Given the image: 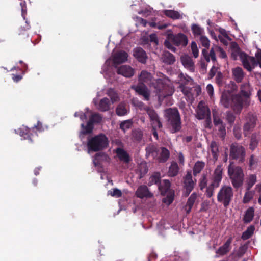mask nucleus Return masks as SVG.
<instances>
[{"mask_svg":"<svg viewBox=\"0 0 261 261\" xmlns=\"http://www.w3.org/2000/svg\"><path fill=\"white\" fill-rule=\"evenodd\" d=\"M220 103L225 108L231 107L236 114L241 113L244 106H248L250 101L247 98L243 99L239 94H231L229 92L222 93Z\"/></svg>","mask_w":261,"mask_h":261,"instance_id":"nucleus-1","label":"nucleus"},{"mask_svg":"<svg viewBox=\"0 0 261 261\" xmlns=\"http://www.w3.org/2000/svg\"><path fill=\"white\" fill-rule=\"evenodd\" d=\"M167 125L171 133H176L181 129V120L177 108H168L165 110Z\"/></svg>","mask_w":261,"mask_h":261,"instance_id":"nucleus-2","label":"nucleus"},{"mask_svg":"<svg viewBox=\"0 0 261 261\" xmlns=\"http://www.w3.org/2000/svg\"><path fill=\"white\" fill-rule=\"evenodd\" d=\"M228 174L234 188L238 189L243 185L244 178L243 171L240 167L234 165L233 161H230L228 166Z\"/></svg>","mask_w":261,"mask_h":261,"instance_id":"nucleus-3","label":"nucleus"},{"mask_svg":"<svg viewBox=\"0 0 261 261\" xmlns=\"http://www.w3.org/2000/svg\"><path fill=\"white\" fill-rule=\"evenodd\" d=\"M109 144L108 138L105 135L100 134L98 135L88 138L87 148L88 152H96L105 149Z\"/></svg>","mask_w":261,"mask_h":261,"instance_id":"nucleus-4","label":"nucleus"},{"mask_svg":"<svg viewBox=\"0 0 261 261\" xmlns=\"http://www.w3.org/2000/svg\"><path fill=\"white\" fill-rule=\"evenodd\" d=\"M223 171L222 165L217 166L212 177V182L207 188L205 194L207 197H212L214 194L215 189L219 187L222 179Z\"/></svg>","mask_w":261,"mask_h":261,"instance_id":"nucleus-5","label":"nucleus"},{"mask_svg":"<svg viewBox=\"0 0 261 261\" xmlns=\"http://www.w3.org/2000/svg\"><path fill=\"white\" fill-rule=\"evenodd\" d=\"M171 182L168 179H164L158 185V189L163 196L166 195V197L163 198V202L167 205L172 203L174 198V191L171 189Z\"/></svg>","mask_w":261,"mask_h":261,"instance_id":"nucleus-6","label":"nucleus"},{"mask_svg":"<svg viewBox=\"0 0 261 261\" xmlns=\"http://www.w3.org/2000/svg\"><path fill=\"white\" fill-rule=\"evenodd\" d=\"M233 197L232 188L229 186H223L220 189L217 194V200L227 208L230 204Z\"/></svg>","mask_w":261,"mask_h":261,"instance_id":"nucleus-7","label":"nucleus"},{"mask_svg":"<svg viewBox=\"0 0 261 261\" xmlns=\"http://www.w3.org/2000/svg\"><path fill=\"white\" fill-rule=\"evenodd\" d=\"M246 150L245 148L238 143H233L230 147L229 158L231 160H236L239 163L245 161Z\"/></svg>","mask_w":261,"mask_h":261,"instance_id":"nucleus-8","label":"nucleus"},{"mask_svg":"<svg viewBox=\"0 0 261 261\" xmlns=\"http://www.w3.org/2000/svg\"><path fill=\"white\" fill-rule=\"evenodd\" d=\"M245 122L243 125V134L247 137L251 131L255 127L257 117L251 112L248 113L245 117Z\"/></svg>","mask_w":261,"mask_h":261,"instance_id":"nucleus-9","label":"nucleus"},{"mask_svg":"<svg viewBox=\"0 0 261 261\" xmlns=\"http://www.w3.org/2000/svg\"><path fill=\"white\" fill-rule=\"evenodd\" d=\"M153 86L155 89V92L160 98H165L172 94L173 92L172 90L169 93L167 92L169 87L165 84L161 79L156 80L155 83H153Z\"/></svg>","mask_w":261,"mask_h":261,"instance_id":"nucleus-10","label":"nucleus"},{"mask_svg":"<svg viewBox=\"0 0 261 261\" xmlns=\"http://www.w3.org/2000/svg\"><path fill=\"white\" fill-rule=\"evenodd\" d=\"M240 58L242 62L244 67L249 71L257 65L254 57L248 56L246 54L241 52Z\"/></svg>","mask_w":261,"mask_h":261,"instance_id":"nucleus-11","label":"nucleus"},{"mask_svg":"<svg viewBox=\"0 0 261 261\" xmlns=\"http://www.w3.org/2000/svg\"><path fill=\"white\" fill-rule=\"evenodd\" d=\"M132 89L139 95L142 96L144 100L148 101L150 99V91L144 84L138 83L137 85L132 86Z\"/></svg>","mask_w":261,"mask_h":261,"instance_id":"nucleus-12","label":"nucleus"},{"mask_svg":"<svg viewBox=\"0 0 261 261\" xmlns=\"http://www.w3.org/2000/svg\"><path fill=\"white\" fill-rule=\"evenodd\" d=\"M196 117L200 120L206 118L207 121H210V110L202 101L198 103Z\"/></svg>","mask_w":261,"mask_h":261,"instance_id":"nucleus-13","label":"nucleus"},{"mask_svg":"<svg viewBox=\"0 0 261 261\" xmlns=\"http://www.w3.org/2000/svg\"><path fill=\"white\" fill-rule=\"evenodd\" d=\"M196 181V179L193 180L192 179L191 171H187L186 175L184 177V188L186 190L187 195H189L190 193L192 191V190L193 189Z\"/></svg>","mask_w":261,"mask_h":261,"instance_id":"nucleus-14","label":"nucleus"},{"mask_svg":"<svg viewBox=\"0 0 261 261\" xmlns=\"http://www.w3.org/2000/svg\"><path fill=\"white\" fill-rule=\"evenodd\" d=\"M116 68V72L117 74L122 75L125 77H131L134 74V70L130 66L124 65L120 66H115Z\"/></svg>","mask_w":261,"mask_h":261,"instance_id":"nucleus-15","label":"nucleus"},{"mask_svg":"<svg viewBox=\"0 0 261 261\" xmlns=\"http://www.w3.org/2000/svg\"><path fill=\"white\" fill-rule=\"evenodd\" d=\"M170 39L173 43L176 46H186L188 42V39L186 35L182 33H178L175 35H172Z\"/></svg>","mask_w":261,"mask_h":261,"instance_id":"nucleus-16","label":"nucleus"},{"mask_svg":"<svg viewBox=\"0 0 261 261\" xmlns=\"http://www.w3.org/2000/svg\"><path fill=\"white\" fill-rule=\"evenodd\" d=\"M110 161V158L106 153L99 152L95 155L93 162L95 167L102 168V164L103 163H108Z\"/></svg>","mask_w":261,"mask_h":261,"instance_id":"nucleus-17","label":"nucleus"},{"mask_svg":"<svg viewBox=\"0 0 261 261\" xmlns=\"http://www.w3.org/2000/svg\"><path fill=\"white\" fill-rule=\"evenodd\" d=\"M133 56L138 62L142 64H145L148 59L146 51L140 47L133 49Z\"/></svg>","mask_w":261,"mask_h":261,"instance_id":"nucleus-18","label":"nucleus"},{"mask_svg":"<svg viewBox=\"0 0 261 261\" xmlns=\"http://www.w3.org/2000/svg\"><path fill=\"white\" fill-rule=\"evenodd\" d=\"M128 57V54L123 50H120L114 54L113 56L114 66L127 61Z\"/></svg>","mask_w":261,"mask_h":261,"instance_id":"nucleus-19","label":"nucleus"},{"mask_svg":"<svg viewBox=\"0 0 261 261\" xmlns=\"http://www.w3.org/2000/svg\"><path fill=\"white\" fill-rule=\"evenodd\" d=\"M146 158H152L153 160H156L159 154L160 149L156 145L153 144H149L147 145L145 148Z\"/></svg>","mask_w":261,"mask_h":261,"instance_id":"nucleus-20","label":"nucleus"},{"mask_svg":"<svg viewBox=\"0 0 261 261\" xmlns=\"http://www.w3.org/2000/svg\"><path fill=\"white\" fill-rule=\"evenodd\" d=\"M93 102L96 106L97 109L100 111L106 112L110 109L111 103L109 99L107 97L102 98L98 102H96L95 100H94Z\"/></svg>","mask_w":261,"mask_h":261,"instance_id":"nucleus-21","label":"nucleus"},{"mask_svg":"<svg viewBox=\"0 0 261 261\" xmlns=\"http://www.w3.org/2000/svg\"><path fill=\"white\" fill-rule=\"evenodd\" d=\"M136 196L140 198L144 197L150 198L153 196V194L150 193L148 187L145 185L140 186L136 192Z\"/></svg>","mask_w":261,"mask_h":261,"instance_id":"nucleus-22","label":"nucleus"},{"mask_svg":"<svg viewBox=\"0 0 261 261\" xmlns=\"http://www.w3.org/2000/svg\"><path fill=\"white\" fill-rule=\"evenodd\" d=\"M116 153L119 160L125 164H128L131 161L129 154L124 149L118 147L116 149Z\"/></svg>","mask_w":261,"mask_h":261,"instance_id":"nucleus-23","label":"nucleus"},{"mask_svg":"<svg viewBox=\"0 0 261 261\" xmlns=\"http://www.w3.org/2000/svg\"><path fill=\"white\" fill-rule=\"evenodd\" d=\"M180 59L181 62L185 68L192 72L194 71V62L190 56L185 55L182 56Z\"/></svg>","mask_w":261,"mask_h":261,"instance_id":"nucleus-24","label":"nucleus"},{"mask_svg":"<svg viewBox=\"0 0 261 261\" xmlns=\"http://www.w3.org/2000/svg\"><path fill=\"white\" fill-rule=\"evenodd\" d=\"M159 149L160 151L159 154L158 155L156 160L159 163H165L170 157V152L166 148L164 147H162L159 148Z\"/></svg>","mask_w":261,"mask_h":261,"instance_id":"nucleus-25","label":"nucleus"},{"mask_svg":"<svg viewBox=\"0 0 261 261\" xmlns=\"http://www.w3.org/2000/svg\"><path fill=\"white\" fill-rule=\"evenodd\" d=\"M152 76L150 73L145 71L142 70L139 77H138V83L149 84L151 83Z\"/></svg>","mask_w":261,"mask_h":261,"instance_id":"nucleus-26","label":"nucleus"},{"mask_svg":"<svg viewBox=\"0 0 261 261\" xmlns=\"http://www.w3.org/2000/svg\"><path fill=\"white\" fill-rule=\"evenodd\" d=\"M215 51H216L215 46L211 48L209 53H208L206 49H203L202 50V55L207 62L210 61V58L213 62H215L216 61Z\"/></svg>","mask_w":261,"mask_h":261,"instance_id":"nucleus-27","label":"nucleus"},{"mask_svg":"<svg viewBox=\"0 0 261 261\" xmlns=\"http://www.w3.org/2000/svg\"><path fill=\"white\" fill-rule=\"evenodd\" d=\"M232 238H229L223 245L219 248L216 251V253L223 256L227 254L230 250V244L231 243Z\"/></svg>","mask_w":261,"mask_h":261,"instance_id":"nucleus-28","label":"nucleus"},{"mask_svg":"<svg viewBox=\"0 0 261 261\" xmlns=\"http://www.w3.org/2000/svg\"><path fill=\"white\" fill-rule=\"evenodd\" d=\"M197 198V195L195 192L193 193L188 198L186 204L185 206L187 214H189L191 212Z\"/></svg>","mask_w":261,"mask_h":261,"instance_id":"nucleus-29","label":"nucleus"},{"mask_svg":"<svg viewBox=\"0 0 261 261\" xmlns=\"http://www.w3.org/2000/svg\"><path fill=\"white\" fill-rule=\"evenodd\" d=\"M128 105L125 102H120L116 109V113L118 116H122L127 114Z\"/></svg>","mask_w":261,"mask_h":261,"instance_id":"nucleus-30","label":"nucleus"},{"mask_svg":"<svg viewBox=\"0 0 261 261\" xmlns=\"http://www.w3.org/2000/svg\"><path fill=\"white\" fill-rule=\"evenodd\" d=\"M162 59L163 62L168 65L173 64L175 62V57L168 51H164Z\"/></svg>","mask_w":261,"mask_h":261,"instance_id":"nucleus-31","label":"nucleus"},{"mask_svg":"<svg viewBox=\"0 0 261 261\" xmlns=\"http://www.w3.org/2000/svg\"><path fill=\"white\" fill-rule=\"evenodd\" d=\"M179 168L178 164L175 162H172L169 167L168 171V176L169 177H175L178 174Z\"/></svg>","mask_w":261,"mask_h":261,"instance_id":"nucleus-32","label":"nucleus"},{"mask_svg":"<svg viewBox=\"0 0 261 261\" xmlns=\"http://www.w3.org/2000/svg\"><path fill=\"white\" fill-rule=\"evenodd\" d=\"M232 72L236 81L237 83L241 82L244 76V74L242 68L237 67L233 69Z\"/></svg>","mask_w":261,"mask_h":261,"instance_id":"nucleus-33","label":"nucleus"},{"mask_svg":"<svg viewBox=\"0 0 261 261\" xmlns=\"http://www.w3.org/2000/svg\"><path fill=\"white\" fill-rule=\"evenodd\" d=\"M140 105L143 107L144 111L146 112L150 118V121L155 120V119L156 120V118L159 117L158 115L152 108L145 106L143 102H140Z\"/></svg>","mask_w":261,"mask_h":261,"instance_id":"nucleus-34","label":"nucleus"},{"mask_svg":"<svg viewBox=\"0 0 261 261\" xmlns=\"http://www.w3.org/2000/svg\"><path fill=\"white\" fill-rule=\"evenodd\" d=\"M254 210L252 207H250L245 212L243 217V221L245 223L250 222L254 217Z\"/></svg>","mask_w":261,"mask_h":261,"instance_id":"nucleus-35","label":"nucleus"},{"mask_svg":"<svg viewBox=\"0 0 261 261\" xmlns=\"http://www.w3.org/2000/svg\"><path fill=\"white\" fill-rule=\"evenodd\" d=\"M241 94L244 96L243 99L247 98L249 101V97L250 94V87L248 83H245L241 85L240 87Z\"/></svg>","mask_w":261,"mask_h":261,"instance_id":"nucleus-36","label":"nucleus"},{"mask_svg":"<svg viewBox=\"0 0 261 261\" xmlns=\"http://www.w3.org/2000/svg\"><path fill=\"white\" fill-rule=\"evenodd\" d=\"M258 144V138L256 133H253L250 137V140L249 145V148L252 150H254L257 146Z\"/></svg>","mask_w":261,"mask_h":261,"instance_id":"nucleus-37","label":"nucleus"},{"mask_svg":"<svg viewBox=\"0 0 261 261\" xmlns=\"http://www.w3.org/2000/svg\"><path fill=\"white\" fill-rule=\"evenodd\" d=\"M161 174L160 172H155L152 176H150L149 179L148 185L151 186L153 184L159 185L161 181Z\"/></svg>","mask_w":261,"mask_h":261,"instance_id":"nucleus-38","label":"nucleus"},{"mask_svg":"<svg viewBox=\"0 0 261 261\" xmlns=\"http://www.w3.org/2000/svg\"><path fill=\"white\" fill-rule=\"evenodd\" d=\"M205 166V163L202 161H197L193 167V175L196 176L199 174Z\"/></svg>","mask_w":261,"mask_h":261,"instance_id":"nucleus-39","label":"nucleus"},{"mask_svg":"<svg viewBox=\"0 0 261 261\" xmlns=\"http://www.w3.org/2000/svg\"><path fill=\"white\" fill-rule=\"evenodd\" d=\"M164 14L167 17L173 19H179L180 15L178 11L172 10H165L164 11Z\"/></svg>","mask_w":261,"mask_h":261,"instance_id":"nucleus-40","label":"nucleus"},{"mask_svg":"<svg viewBox=\"0 0 261 261\" xmlns=\"http://www.w3.org/2000/svg\"><path fill=\"white\" fill-rule=\"evenodd\" d=\"M102 119V116L98 113H94L91 114L90 117H89V121L92 123L94 124H98L100 123Z\"/></svg>","mask_w":261,"mask_h":261,"instance_id":"nucleus-41","label":"nucleus"},{"mask_svg":"<svg viewBox=\"0 0 261 261\" xmlns=\"http://www.w3.org/2000/svg\"><path fill=\"white\" fill-rule=\"evenodd\" d=\"M20 135L23 137L24 139H28L32 142L31 134H30V129L27 127H23V128L20 129L19 132Z\"/></svg>","mask_w":261,"mask_h":261,"instance_id":"nucleus-42","label":"nucleus"},{"mask_svg":"<svg viewBox=\"0 0 261 261\" xmlns=\"http://www.w3.org/2000/svg\"><path fill=\"white\" fill-rule=\"evenodd\" d=\"M107 94L111 98V103H114L119 100L118 94L112 89H109L107 91Z\"/></svg>","mask_w":261,"mask_h":261,"instance_id":"nucleus-43","label":"nucleus"},{"mask_svg":"<svg viewBox=\"0 0 261 261\" xmlns=\"http://www.w3.org/2000/svg\"><path fill=\"white\" fill-rule=\"evenodd\" d=\"M210 147L213 158L216 160H217L219 153L218 143L216 141H212L210 144Z\"/></svg>","mask_w":261,"mask_h":261,"instance_id":"nucleus-44","label":"nucleus"},{"mask_svg":"<svg viewBox=\"0 0 261 261\" xmlns=\"http://www.w3.org/2000/svg\"><path fill=\"white\" fill-rule=\"evenodd\" d=\"M255 230V227L253 225L250 226L247 229L242 233L241 238L246 240L249 238H250L253 233V232Z\"/></svg>","mask_w":261,"mask_h":261,"instance_id":"nucleus-45","label":"nucleus"},{"mask_svg":"<svg viewBox=\"0 0 261 261\" xmlns=\"http://www.w3.org/2000/svg\"><path fill=\"white\" fill-rule=\"evenodd\" d=\"M81 127L82 128L81 133L85 135L91 133L92 132L93 129V124L88 121L86 126L84 123L81 124Z\"/></svg>","mask_w":261,"mask_h":261,"instance_id":"nucleus-46","label":"nucleus"},{"mask_svg":"<svg viewBox=\"0 0 261 261\" xmlns=\"http://www.w3.org/2000/svg\"><path fill=\"white\" fill-rule=\"evenodd\" d=\"M192 31L195 36H199L203 35L204 30L199 25L194 24L192 25Z\"/></svg>","mask_w":261,"mask_h":261,"instance_id":"nucleus-47","label":"nucleus"},{"mask_svg":"<svg viewBox=\"0 0 261 261\" xmlns=\"http://www.w3.org/2000/svg\"><path fill=\"white\" fill-rule=\"evenodd\" d=\"M143 136V131L140 129H137L134 130L132 133V136L133 139L138 142H140Z\"/></svg>","mask_w":261,"mask_h":261,"instance_id":"nucleus-48","label":"nucleus"},{"mask_svg":"<svg viewBox=\"0 0 261 261\" xmlns=\"http://www.w3.org/2000/svg\"><path fill=\"white\" fill-rule=\"evenodd\" d=\"M256 182V176L255 174H251L249 176L247 180V190H249Z\"/></svg>","mask_w":261,"mask_h":261,"instance_id":"nucleus-49","label":"nucleus"},{"mask_svg":"<svg viewBox=\"0 0 261 261\" xmlns=\"http://www.w3.org/2000/svg\"><path fill=\"white\" fill-rule=\"evenodd\" d=\"M254 192L249 190H247L244 194L243 202L244 203H248L253 197Z\"/></svg>","mask_w":261,"mask_h":261,"instance_id":"nucleus-50","label":"nucleus"},{"mask_svg":"<svg viewBox=\"0 0 261 261\" xmlns=\"http://www.w3.org/2000/svg\"><path fill=\"white\" fill-rule=\"evenodd\" d=\"M232 46L233 47V49L232 50L231 52V58L233 60H237L238 56L240 57V55L241 53L239 51L237 43L234 42L232 43Z\"/></svg>","mask_w":261,"mask_h":261,"instance_id":"nucleus-51","label":"nucleus"},{"mask_svg":"<svg viewBox=\"0 0 261 261\" xmlns=\"http://www.w3.org/2000/svg\"><path fill=\"white\" fill-rule=\"evenodd\" d=\"M179 77H180V81L179 85L186 86L192 81V79L190 76L188 75L185 76L182 73H180Z\"/></svg>","mask_w":261,"mask_h":261,"instance_id":"nucleus-52","label":"nucleus"},{"mask_svg":"<svg viewBox=\"0 0 261 261\" xmlns=\"http://www.w3.org/2000/svg\"><path fill=\"white\" fill-rule=\"evenodd\" d=\"M213 122L215 126H218L219 125L224 124L222 121V120L219 117V116L216 114V112H213Z\"/></svg>","mask_w":261,"mask_h":261,"instance_id":"nucleus-53","label":"nucleus"},{"mask_svg":"<svg viewBox=\"0 0 261 261\" xmlns=\"http://www.w3.org/2000/svg\"><path fill=\"white\" fill-rule=\"evenodd\" d=\"M199 41L203 46L206 48L209 47L210 40L205 36L201 35V36L199 37Z\"/></svg>","mask_w":261,"mask_h":261,"instance_id":"nucleus-54","label":"nucleus"},{"mask_svg":"<svg viewBox=\"0 0 261 261\" xmlns=\"http://www.w3.org/2000/svg\"><path fill=\"white\" fill-rule=\"evenodd\" d=\"M226 119L228 123L232 125L235 121L236 117L231 112L228 111L226 112Z\"/></svg>","mask_w":261,"mask_h":261,"instance_id":"nucleus-55","label":"nucleus"},{"mask_svg":"<svg viewBox=\"0 0 261 261\" xmlns=\"http://www.w3.org/2000/svg\"><path fill=\"white\" fill-rule=\"evenodd\" d=\"M138 170L140 173V178H141L143 175L147 173L148 169L146 164H141L138 167Z\"/></svg>","mask_w":261,"mask_h":261,"instance_id":"nucleus-56","label":"nucleus"},{"mask_svg":"<svg viewBox=\"0 0 261 261\" xmlns=\"http://www.w3.org/2000/svg\"><path fill=\"white\" fill-rule=\"evenodd\" d=\"M109 194H110L112 196L117 198L120 197L122 196V192L120 190L117 188H114L112 189V191H109Z\"/></svg>","mask_w":261,"mask_h":261,"instance_id":"nucleus-57","label":"nucleus"},{"mask_svg":"<svg viewBox=\"0 0 261 261\" xmlns=\"http://www.w3.org/2000/svg\"><path fill=\"white\" fill-rule=\"evenodd\" d=\"M191 49L194 57L196 58L198 57L199 51L195 42L193 41L191 43Z\"/></svg>","mask_w":261,"mask_h":261,"instance_id":"nucleus-58","label":"nucleus"},{"mask_svg":"<svg viewBox=\"0 0 261 261\" xmlns=\"http://www.w3.org/2000/svg\"><path fill=\"white\" fill-rule=\"evenodd\" d=\"M219 68L216 67L215 65L213 66L208 73V78L212 79L215 75H216L219 71Z\"/></svg>","mask_w":261,"mask_h":261,"instance_id":"nucleus-59","label":"nucleus"},{"mask_svg":"<svg viewBox=\"0 0 261 261\" xmlns=\"http://www.w3.org/2000/svg\"><path fill=\"white\" fill-rule=\"evenodd\" d=\"M131 123L129 121H124L120 124V128L124 132L129 129L131 126Z\"/></svg>","mask_w":261,"mask_h":261,"instance_id":"nucleus-60","label":"nucleus"},{"mask_svg":"<svg viewBox=\"0 0 261 261\" xmlns=\"http://www.w3.org/2000/svg\"><path fill=\"white\" fill-rule=\"evenodd\" d=\"M207 185L206 175L203 174L200 179L199 187L201 190H202Z\"/></svg>","mask_w":261,"mask_h":261,"instance_id":"nucleus-61","label":"nucleus"},{"mask_svg":"<svg viewBox=\"0 0 261 261\" xmlns=\"http://www.w3.org/2000/svg\"><path fill=\"white\" fill-rule=\"evenodd\" d=\"M233 134L236 139H240L242 137L241 128L239 126H235L233 128Z\"/></svg>","mask_w":261,"mask_h":261,"instance_id":"nucleus-62","label":"nucleus"},{"mask_svg":"<svg viewBox=\"0 0 261 261\" xmlns=\"http://www.w3.org/2000/svg\"><path fill=\"white\" fill-rule=\"evenodd\" d=\"M247 249V245L244 244L243 245H241L238 250V251L237 252V255L238 256L241 257L245 253Z\"/></svg>","mask_w":261,"mask_h":261,"instance_id":"nucleus-63","label":"nucleus"},{"mask_svg":"<svg viewBox=\"0 0 261 261\" xmlns=\"http://www.w3.org/2000/svg\"><path fill=\"white\" fill-rule=\"evenodd\" d=\"M223 74L220 71L218 72L216 77V82L217 84L219 86H221L223 84Z\"/></svg>","mask_w":261,"mask_h":261,"instance_id":"nucleus-64","label":"nucleus"}]
</instances>
